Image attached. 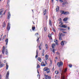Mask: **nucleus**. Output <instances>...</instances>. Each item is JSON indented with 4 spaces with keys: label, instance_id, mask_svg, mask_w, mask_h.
<instances>
[{
    "label": "nucleus",
    "instance_id": "f257e3e1",
    "mask_svg": "<svg viewBox=\"0 0 79 79\" xmlns=\"http://www.w3.org/2000/svg\"><path fill=\"white\" fill-rule=\"evenodd\" d=\"M67 71V69H66L64 71H63L62 72V73L61 74V79H64V75H63L64 73H66V71Z\"/></svg>",
    "mask_w": 79,
    "mask_h": 79
},
{
    "label": "nucleus",
    "instance_id": "f03ea898",
    "mask_svg": "<svg viewBox=\"0 0 79 79\" xmlns=\"http://www.w3.org/2000/svg\"><path fill=\"white\" fill-rule=\"evenodd\" d=\"M44 71H46L47 73H50V69L48 68L47 67L43 69Z\"/></svg>",
    "mask_w": 79,
    "mask_h": 79
},
{
    "label": "nucleus",
    "instance_id": "7ed1b4c3",
    "mask_svg": "<svg viewBox=\"0 0 79 79\" xmlns=\"http://www.w3.org/2000/svg\"><path fill=\"white\" fill-rule=\"evenodd\" d=\"M63 62L61 61H60V62H58L57 63V65L59 67L63 66Z\"/></svg>",
    "mask_w": 79,
    "mask_h": 79
},
{
    "label": "nucleus",
    "instance_id": "20e7f679",
    "mask_svg": "<svg viewBox=\"0 0 79 79\" xmlns=\"http://www.w3.org/2000/svg\"><path fill=\"white\" fill-rule=\"evenodd\" d=\"M60 13H62L61 14H64V15H69V12H64V11H63L62 10L60 11Z\"/></svg>",
    "mask_w": 79,
    "mask_h": 79
},
{
    "label": "nucleus",
    "instance_id": "39448f33",
    "mask_svg": "<svg viewBox=\"0 0 79 79\" xmlns=\"http://www.w3.org/2000/svg\"><path fill=\"white\" fill-rule=\"evenodd\" d=\"M59 39L60 40H61L62 39V33H60L59 34Z\"/></svg>",
    "mask_w": 79,
    "mask_h": 79
},
{
    "label": "nucleus",
    "instance_id": "423d86ee",
    "mask_svg": "<svg viewBox=\"0 0 79 79\" xmlns=\"http://www.w3.org/2000/svg\"><path fill=\"white\" fill-rule=\"evenodd\" d=\"M44 78L46 79H51V77L50 76H48V75H44Z\"/></svg>",
    "mask_w": 79,
    "mask_h": 79
},
{
    "label": "nucleus",
    "instance_id": "0eeeda50",
    "mask_svg": "<svg viewBox=\"0 0 79 79\" xmlns=\"http://www.w3.org/2000/svg\"><path fill=\"white\" fill-rule=\"evenodd\" d=\"M10 23H8V27L7 28V31H9L10 29Z\"/></svg>",
    "mask_w": 79,
    "mask_h": 79
},
{
    "label": "nucleus",
    "instance_id": "6e6552de",
    "mask_svg": "<svg viewBox=\"0 0 79 79\" xmlns=\"http://www.w3.org/2000/svg\"><path fill=\"white\" fill-rule=\"evenodd\" d=\"M10 16H11V15H10V13L9 12H8L7 14V19H10Z\"/></svg>",
    "mask_w": 79,
    "mask_h": 79
},
{
    "label": "nucleus",
    "instance_id": "1a4fd4ad",
    "mask_svg": "<svg viewBox=\"0 0 79 79\" xmlns=\"http://www.w3.org/2000/svg\"><path fill=\"white\" fill-rule=\"evenodd\" d=\"M9 72L8 71L7 72L6 77V79H8V76H9Z\"/></svg>",
    "mask_w": 79,
    "mask_h": 79
},
{
    "label": "nucleus",
    "instance_id": "9d476101",
    "mask_svg": "<svg viewBox=\"0 0 79 79\" xmlns=\"http://www.w3.org/2000/svg\"><path fill=\"white\" fill-rule=\"evenodd\" d=\"M5 47L4 46L3 47V48H2V54H4L5 53Z\"/></svg>",
    "mask_w": 79,
    "mask_h": 79
},
{
    "label": "nucleus",
    "instance_id": "9b49d317",
    "mask_svg": "<svg viewBox=\"0 0 79 79\" xmlns=\"http://www.w3.org/2000/svg\"><path fill=\"white\" fill-rule=\"evenodd\" d=\"M41 65L42 66H46V64H44V62H42L41 64Z\"/></svg>",
    "mask_w": 79,
    "mask_h": 79
},
{
    "label": "nucleus",
    "instance_id": "f8f14e48",
    "mask_svg": "<svg viewBox=\"0 0 79 79\" xmlns=\"http://www.w3.org/2000/svg\"><path fill=\"white\" fill-rule=\"evenodd\" d=\"M4 66V64H2V62H0V68H2V67H3Z\"/></svg>",
    "mask_w": 79,
    "mask_h": 79
},
{
    "label": "nucleus",
    "instance_id": "ddd939ff",
    "mask_svg": "<svg viewBox=\"0 0 79 79\" xmlns=\"http://www.w3.org/2000/svg\"><path fill=\"white\" fill-rule=\"evenodd\" d=\"M45 58L46 59H44V60H47L48 59V55H46L45 56Z\"/></svg>",
    "mask_w": 79,
    "mask_h": 79
},
{
    "label": "nucleus",
    "instance_id": "4468645a",
    "mask_svg": "<svg viewBox=\"0 0 79 79\" xmlns=\"http://www.w3.org/2000/svg\"><path fill=\"white\" fill-rule=\"evenodd\" d=\"M38 50H36V55L35 57L36 58H37L38 56Z\"/></svg>",
    "mask_w": 79,
    "mask_h": 79
},
{
    "label": "nucleus",
    "instance_id": "2eb2a0df",
    "mask_svg": "<svg viewBox=\"0 0 79 79\" xmlns=\"http://www.w3.org/2000/svg\"><path fill=\"white\" fill-rule=\"evenodd\" d=\"M5 42H6V44L7 45L8 42V39H6Z\"/></svg>",
    "mask_w": 79,
    "mask_h": 79
},
{
    "label": "nucleus",
    "instance_id": "dca6fc26",
    "mask_svg": "<svg viewBox=\"0 0 79 79\" xmlns=\"http://www.w3.org/2000/svg\"><path fill=\"white\" fill-rule=\"evenodd\" d=\"M54 42L55 43L56 45H58V40H55L54 41Z\"/></svg>",
    "mask_w": 79,
    "mask_h": 79
},
{
    "label": "nucleus",
    "instance_id": "f3484780",
    "mask_svg": "<svg viewBox=\"0 0 79 79\" xmlns=\"http://www.w3.org/2000/svg\"><path fill=\"white\" fill-rule=\"evenodd\" d=\"M61 27H64V28H66L67 26H66V25H62L61 26Z\"/></svg>",
    "mask_w": 79,
    "mask_h": 79
},
{
    "label": "nucleus",
    "instance_id": "a211bd4d",
    "mask_svg": "<svg viewBox=\"0 0 79 79\" xmlns=\"http://www.w3.org/2000/svg\"><path fill=\"white\" fill-rule=\"evenodd\" d=\"M4 11V9H1L0 10V13H3Z\"/></svg>",
    "mask_w": 79,
    "mask_h": 79
},
{
    "label": "nucleus",
    "instance_id": "6ab92c4d",
    "mask_svg": "<svg viewBox=\"0 0 79 79\" xmlns=\"http://www.w3.org/2000/svg\"><path fill=\"white\" fill-rule=\"evenodd\" d=\"M55 78L56 79H60V77H59V76H57V75H56L55 77Z\"/></svg>",
    "mask_w": 79,
    "mask_h": 79
},
{
    "label": "nucleus",
    "instance_id": "aec40b11",
    "mask_svg": "<svg viewBox=\"0 0 79 79\" xmlns=\"http://www.w3.org/2000/svg\"><path fill=\"white\" fill-rule=\"evenodd\" d=\"M38 61H40V62H41L42 60L41 59V58H40V57H38Z\"/></svg>",
    "mask_w": 79,
    "mask_h": 79
},
{
    "label": "nucleus",
    "instance_id": "412c9836",
    "mask_svg": "<svg viewBox=\"0 0 79 79\" xmlns=\"http://www.w3.org/2000/svg\"><path fill=\"white\" fill-rule=\"evenodd\" d=\"M56 10V11H59V7L58 6H57Z\"/></svg>",
    "mask_w": 79,
    "mask_h": 79
},
{
    "label": "nucleus",
    "instance_id": "4be33fe9",
    "mask_svg": "<svg viewBox=\"0 0 79 79\" xmlns=\"http://www.w3.org/2000/svg\"><path fill=\"white\" fill-rule=\"evenodd\" d=\"M49 23L50 26H52V21H51V20H49Z\"/></svg>",
    "mask_w": 79,
    "mask_h": 79
},
{
    "label": "nucleus",
    "instance_id": "5701e85b",
    "mask_svg": "<svg viewBox=\"0 0 79 79\" xmlns=\"http://www.w3.org/2000/svg\"><path fill=\"white\" fill-rule=\"evenodd\" d=\"M44 50H43L42 51V55L43 56H44Z\"/></svg>",
    "mask_w": 79,
    "mask_h": 79
},
{
    "label": "nucleus",
    "instance_id": "b1692460",
    "mask_svg": "<svg viewBox=\"0 0 79 79\" xmlns=\"http://www.w3.org/2000/svg\"><path fill=\"white\" fill-rule=\"evenodd\" d=\"M61 44L62 46H63V45H64V41H61Z\"/></svg>",
    "mask_w": 79,
    "mask_h": 79
},
{
    "label": "nucleus",
    "instance_id": "393cba45",
    "mask_svg": "<svg viewBox=\"0 0 79 79\" xmlns=\"http://www.w3.org/2000/svg\"><path fill=\"white\" fill-rule=\"evenodd\" d=\"M46 11H47V10H44V15H45V14H46Z\"/></svg>",
    "mask_w": 79,
    "mask_h": 79
},
{
    "label": "nucleus",
    "instance_id": "a878e982",
    "mask_svg": "<svg viewBox=\"0 0 79 79\" xmlns=\"http://www.w3.org/2000/svg\"><path fill=\"white\" fill-rule=\"evenodd\" d=\"M67 19H68V18H65L63 19V21H67Z\"/></svg>",
    "mask_w": 79,
    "mask_h": 79
},
{
    "label": "nucleus",
    "instance_id": "bb28decb",
    "mask_svg": "<svg viewBox=\"0 0 79 79\" xmlns=\"http://www.w3.org/2000/svg\"><path fill=\"white\" fill-rule=\"evenodd\" d=\"M55 73L56 74H58V71L56 70L55 71Z\"/></svg>",
    "mask_w": 79,
    "mask_h": 79
},
{
    "label": "nucleus",
    "instance_id": "cd10ccee",
    "mask_svg": "<svg viewBox=\"0 0 79 79\" xmlns=\"http://www.w3.org/2000/svg\"><path fill=\"white\" fill-rule=\"evenodd\" d=\"M8 65L7 64V63H6V69H8Z\"/></svg>",
    "mask_w": 79,
    "mask_h": 79
},
{
    "label": "nucleus",
    "instance_id": "c85d7f7f",
    "mask_svg": "<svg viewBox=\"0 0 79 79\" xmlns=\"http://www.w3.org/2000/svg\"><path fill=\"white\" fill-rule=\"evenodd\" d=\"M35 36H36V37H38L39 36V33H36L35 34Z\"/></svg>",
    "mask_w": 79,
    "mask_h": 79
},
{
    "label": "nucleus",
    "instance_id": "c756f323",
    "mask_svg": "<svg viewBox=\"0 0 79 79\" xmlns=\"http://www.w3.org/2000/svg\"><path fill=\"white\" fill-rule=\"evenodd\" d=\"M35 27H32V30L33 31H34V30H35Z\"/></svg>",
    "mask_w": 79,
    "mask_h": 79
},
{
    "label": "nucleus",
    "instance_id": "7c9ffc66",
    "mask_svg": "<svg viewBox=\"0 0 79 79\" xmlns=\"http://www.w3.org/2000/svg\"><path fill=\"white\" fill-rule=\"evenodd\" d=\"M48 36L50 38L52 37V35L50 34H49L48 35Z\"/></svg>",
    "mask_w": 79,
    "mask_h": 79
},
{
    "label": "nucleus",
    "instance_id": "2f4dec72",
    "mask_svg": "<svg viewBox=\"0 0 79 79\" xmlns=\"http://www.w3.org/2000/svg\"><path fill=\"white\" fill-rule=\"evenodd\" d=\"M47 60H44V61L45 62V64H47Z\"/></svg>",
    "mask_w": 79,
    "mask_h": 79
},
{
    "label": "nucleus",
    "instance_id": "473e14b6",
    "mask_svg": "<svg viewBox=\"0 0 79 79\" xmlns=\"http://www.w3.org/2000/svg\"><path fill=\"white\" fill-rule=\"evenodd\" d=\"M65 4H68V2H65L63 4V5H65Z\"/></svg>",
    "mask_w": 79,
    "mask_h": 79
},
{
    "label": "nucleus",
    "instance_id": "72a5a7b5",
    "mask_svg": "<svg viewBox=\"0 0 79 79\" xmlns=\"http://www.w3.org/2000/svg\"><path fill=\"white\" fill-rule=\"evenodd\" d=\"M37 68H40V65L39 64H37Z\"/></svg>",
    "mask_w": 79,
    "mask_h": 79
},
{
    "label": "nucleus",
    "instance_id": "f704fd0d",
    "mask_svg": "<svg viewBox=\"0 0 79 79\" xmlns=\"http://www.w3.org/2000/svg\"><path fill=\"white\" fill-rule=\"evenodd\" d=\"M2 13H0V18H2Z\"/></svg>",
    "mask_w": 79,
    "mask_h": 79
},
{
    "label": "nucleus",
    "instance_id": "c9c22d12",
    "mask_svg": "<svg viewBox=\"0 0 79 79\" xmlns=\"http://www.w3.org/2000/svg\"><path fill=\"white\" fill-rule=\"evenodd\" d=\"M39 39L40 38L39 37L37 40L36 41L38 43H39Z\"/></svg>",
    "mask_w": 79,
    "mask_h": 79
},
{
    "label": "nucleus",
    "instance_id": "e433bc0d",
    "mask_svg": "<svg viewBox=\"0 0 79 79\" xmlns=\"http://www.w3.org/2000/svg\"><path fill=\"white\" fill-rule=\"evenodd\" d=\"M45 47H46V48H48V45L46 44H45Z\"/></svg>",
    "mask_w": 79,
    "mask_h": 79
},
{
    "label": "nucleus",
    "instance_id": "4c0bfd02",
    "mask_svg": "<svg viewBox=\"0 0 79 79\" xmlns=\"http://www.w3.org/2000/svg\"><path fill=\"white\" fill-rule=\"evenodd\" d=\"M69 67L70 68H71L72 67V65L70 64L69 65Z\"/></svg>",
    "mask_w": 79,
    "mask_h": 79
},
{
    "label": "nucleus",
    "instance_id": "58836bf2",
    "mask_svg": "<svg viewBox=\"0 0 79 79\" xmlns=\"http://www.w3.org/2000/svg\"><path fill=\"white\" fill-rule=\"evenodd\" d=\"M52 60H51L50 61V64H51V65H52Z\"/></svg>",
    "mask_w": 79,
    "mask_h": 79
},
{
    "label": "nucleus",
    "instance_id": "ea45409f",
    "mask_svg": "<svg viewBox=\"0 0 79 79\" xmlns=\"http://www.w3.org/2000/svg\"><path fill=\"white\" fill-rule=\"evenodd\" d=\"M6 55H8V51H7V50H6Z\"/></svg>",
    "mask_w": 79,
    "mask_h": 79
},
{
    "label": "nucleus",
    "instance_id": "a19ab883",
    "mask_svg": "<svg viewBox=\"0 0 79 79\" xmlns=\"http://www.w3.org/2000/svg\"><path fill=\"white\" fill-rule=\"evenodd\" d=\"M39 49L40 50H41V48H40V46H39Z\"/></svg>",
    "mask_w": 79,
    "mask_h": 79
},
{
    "label": "nucleus",
    "instance_id": "79ce46f5",
    "mask_svg": "<svg viewBox=\"0 0 79 79\" xmlns=\"http://www.w3.org/2000/svg\"><path fill=\"white\" fill-rule=\"evenodd\" d=\"M44 31L45 32L46 31H47V27H44Z\"/></svg>",
    "mask_w": 79,
    "mask_h": 79
},
{
    "label": "nucleus",
    "instance_id": "37998d69",
    "mask_svg": "<svg viewBox=\"0 0 79 79\" xmlns=\"http://www.w3.org/2000/svg\"><path fill=\"white\" fill-rule=\"evenodd\" d=\"M5 23H4L3 24V27H5Z\"/></svg>",
    "mask_w": 79,
    "mask_h": 79
},
{
    "label": "nucleus",
    "instance_id": "c03bdc74",
    "mask_svg": "<svg viewBox=\"0 0 79 79\" xmlns=\"http://www.w3.org/2000/svg\"><path fill=\"white\" fill-rule=\"evenodd\" d=\"M60 24L61 25L63 24V23L62 22H61V21H60Z\"/></svg>",
    "mask_w": 79,
    "mask_h": 79
},
{
    "label": "nucleus",
    "instance_id": "a18cd8bd",
    "mask_svg": "<svg viewBox=\"0 0 79 79\" xmlns=\"http://www.w3.org/2000/svg\"><path fill=\"white\" fill-rule=\"evenodd\" d=\"M52 52L53 53H55V49H53Z\"/></svg>",
    "mask_w": 79,
    "mask_h": 79
},
{
    "label": "nucleus",
    "instance_id": "49530a36",
    "mask_svg": "<svg viewBox=\"0 0 79 79\" xmlns=\"http://www.w3.org/2000/svg\"><path fill=\"white\" fill-rule=\"evenodd\" d=\"M48 18V16H46V17H45L46 19H47Z\"/></svg>",
    "mask_w": 79,
    "mask_h": 79
},
{
    "label": "nucleus",
    "instance_id": "de8ad7c7",
    "mask_svg": "<svg viewBox=\"0 0 79 79\" xmlns=\"http://www.w3.org/2000/svg\"><path fill=\"white\" fill-rule=\"evenodd\" d=\"M52 48H54L55 46L52 45Z\"/></svg>",
    "mask_w": 79,
    "mask_h": 79
},
{
    "label": "nucleus",
    "instance_id": "09e8293b",
    "mask_svg": "<svg viewBox=\"0 0 79 79\" xmlns=\"http://www.w3.org/2000/svg\"><path fill=\"white\" fill-rule=\"evenodd\" d=\"M52 45H53V46H55V44H53Z\"/></svg>",
    "mask_w": 79,
    "mask_h": 79
},
{
    "label": "nucleus",
    "instance_id": "8fccbe9b",
    "mask_svg": "<svg viewBox=\"0 0 79 79\" xmlns=\"http://www.w3.org/2000/svg\"><path fill=\"white\" fill-rule=\"evenodd\" d=\"M60 31H65V30L62 29L60 30Z\"/></svg>",
    "mask_w": 79,
    "mask_h": 79
},
{
    "label": "nucleus",
    "instance_id": "3c124183",
    "mask_svg": "<svg viewBox=\"0 0 79 79\" xmlns=\"http://www.w3.org/2000/svg\"><path fill=\"white\" fill-rule=\"evenodd\" d=\"M2 79V75H1V74H0V79Z\"/></svg>",
    "mask_w": 79,
    "mask_h": 79
},
{
    "label": "nucleus",
    "instance_id": "603ef678",
    "mask_svg": "<svg viewBox=\"0 0 79 79\" xmlns=\"http://www.w3.org/2000/svg\"><path fill=\"white\" fill-rule=\"evenodd\" d=\"M62 32L63 33H64V34H65V33H66V32H64V31H62Z\"/></svg>",
    "mask_w": 79,
    "mask_h": 79
},
{
    "label": "nucleus",
    "instance_id": "864d4df0",
    "mask_svg": "<svg viewBox=\"0 0 79 79\" xmlns=\"http://www.w3.org/2000/svg\"><path fill=\"white\" fill-rule=\"evenodd\" d=\"M59 52H57V53H56V54H57V55H59Z\"/></svg>",
    "mask_w": 79,
    "mask_h": 79
},
{
    "label": "nucleus",
    "instance_id": "5fc2aeb1",
    "mask_svg": "<svg viewBox=\"0 0 79 79\" xmlns=\"http://www.w3.org/2000/svg\"><path fill=\"white\" fill-rule=\"evenodd\" d=\"M59 1L61 2H63V1H62V0H59Z\"/></svg>",
    "mask_w": 79,
    "mask_h": 79
},
{
    "label": "nucleus",
    "instance_id": "6e6d98bb",
    "mask_svg": "<svg viewBox=\"0 0 79 79\" xmlns=\"http://www.w3.org/2000/svg\"><path fill=\"white\" fill-rule=\"evenodd\" d=\"M59 21H61V19L60 18L59 19H58Z\"/></svg>",
    "mask_w": 79,
    "mask_h": 79
},
{
    "label": "nucleus",
    "instance_id": "4d7b16f0",
    "mask_svg": "<svg viewBox=\"0 0 79 79\" xmlns=\"http://www.w3.org/2000/svg\"><path fill=\"white\" fill-rule=\"evenodd\" d=\"M40 45L41 46V45H42V43H41L40 44Z\"/></svg>",
    "mask_w": 79,
    "mask_h": 79
},
{
    "label": "nucleus",
    "instance_id": "13d9d810",
    "mask_svg": "<svg viewBox=\"0 0 79 79\" xmlns=\"http://www.w3.org/2000/svg\"><path fill=\"white\" fill-rule=\"evenodd\" d=\"M3 37L4 38H5V37H6V35L4 36Z\"/></svg>",
    "mask_w": 79,
    "mask_h": 79
},
{
    "label": "nucleus",
    "instance_id": "bf43d9fd",
    "mask_svg": "<svg viewBox=\"0 0 79 79\" xmlns=\"http://www.w3.org/2000/svg\"><path fill=\"white\" fill-rule=\"evenodd\" d=\"M55 59H56V60H57V59H58V58H57V57H55Z\"/></svg>",
    "mask_w": 79,
    "mask_h": 79
},
{
    "label": "nucleus",
    "instance_id": "052dcab7",
    "mask_svg": "<svg viewBox=\"0 0 79 79\" xmlns=\"http://www.w3.org/2000/svg\"><path fill=\"white\" fill-rule=\"evenodd\" d=\"M37 76H38V77H40V75H38Z\"/></svg>",
    "mask_w": 79,
    "mask_h": 79
},
{
    "label": "nucleus",
    "instance_id": "680f3d73",
    "mask_svg": "<svg viewBox=\"0 0 79 79\" xmlns=\"http://www.w3.org/2000/svg\"><path fill=\"white\" fill-rule=\"evenodd\" d=\"M5 39V38H4V37H3V38L2 39V40H4V39Z\"/></svg>",
    "mask_w": 79,
    "mask_h": 79
},
{
    "label": "nucleus",
    "instance_id": "e2e57ef3",
    "mask_svg": "<svg viewBox=\"0 0 79 79\" xmlns=\"http://www.w3.org/2000/svg\"><path fill=\"white\" fill-rule=\"evenodd\" d=\"M53 31L54 32H55V29H54Z\"/></svg>",
    "mask_w": 79,
    "mask_h": 79
},
{
    "label": "nucleus",
    "instance_id": "0e129e2a",
    "mask_svg": "<svg viewBox=\"0 0 79 79\" xmlns=\"http://www.w3.org/2000/svg\"><path fill=\"white\" fill-rule=\"evenodd\" d=\"M52 2H53V0H52Z\"/></svg>",
    "mask_w": 79,
    "mask_h": 79
},
{
    "label": "nucleus",
    "instance_id": "69168bd1",
    "mask_svg": "<svg viewBox=\"0 0 79 79\" xmlns=\"http://www.w3.org/2000/svg\"><path fill=\"white\" fill-rule=\"evenodd\" d=\"M68 30H69V27H68Z\"/></svg>",
    "mask_w": 79,
    "mask_h": 79
},
{
    "label": "nucleus",
    "instance_id": "338daca9",
    "mask_svg": "<svg viewBox=\"0 0 79 79\" xmlns=\"http://www.w3.org/2000/svg\"><path fill=\"white\" fill-rule=\"evenodd\" d=\"M38 74H39V72L38 71Z\"/></svg>",
    "mask_w": 79,
    "mask_h": 79
},
{
    "label": "nucleus",
    "instance_id": "774afa93",
    "mask_svg": "<svg viewBox=\"0 0 79 79\" xmlns=\"http://www.w3.org/2000/svg\"><path fill=\"white\" fill-rule=\"evenodd\" d=\"M5 12L4 13H3V15H5Z\"/></svg>",
    "mask_w": 79,
    "mask_h": 79
}]
</instances>
